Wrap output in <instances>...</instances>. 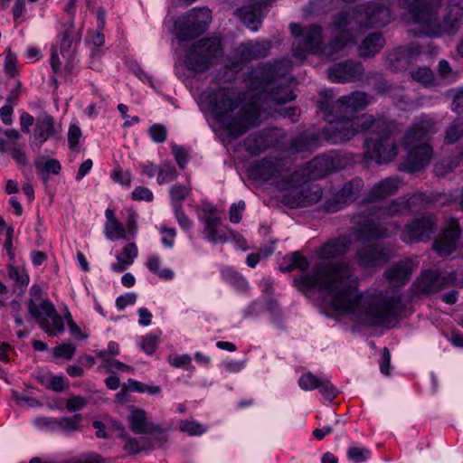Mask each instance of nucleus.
<instances>
[{"label": "nucleus", "mask_w": 463, "mask_h": 463, "mask_svg": "<svg viewBox=\"0 0 463 463\" xmlns=\"http://www.w3.org/2000/svg\"><path fill=\"white\" fill-rule=\"evenodd\" d=\"M294 283L301 291L317 288L326 292L335 311L351 316L362 325H383L391 322L397 314L393 298L383 293L360 291L354 269L343 260L317 263L310 274L295 279Z\"/></svg>", "instance_id": "f257e3e1"}, {"label": "nucleus", "mask_w": 463, "mask_h": 463, "mask_svg": "<svg viewBox=\"0 0 463 463\" xmlns=\"http://www.w3.org/2000/svg\"><path fill=\"white\" fill-rule=\"evenodd\" d=\"M349 16L345 12H338L332 16V22L329 24L330 40L325 46H323L324 30L320 25L313 24L302 26L299 24L291 23L289 30L294 37V57L303 60L307 53H313L328 60L335 59L348 43L354 42Z\"/></svg>", "instance_id": "f03ea898"}, {"label": "nucleus", "mask_w": 463, "mask_h": 463, "mask_svg": "<svg viewBox=\"0 0 463 463\" xmlns=\"http://www.w3.org/2000/svg\"><path fill=\"white\" fill-rule=\"evenodd\" d=\"M421 202L422 195L420 194L401 196L385 205L372 206L368 210L352 216L351 222L355 225L356 239L371 241L390 237L399 230V224L396 222H390L383 225L376 221L410 213Z\"/></svg>", "instance_id": "7ed1b4c3"}, {"label": "nucleus", "mask_w": 463, "mask_h": 463, "mask_svg": "<svg viewBox=\"0 0 463 463\" xmlns=\"http://www.w3.org/2000/svg\"><path fill=\"white\" fill-rule=\"evenodd\" d=\"M206 99L212 113L233 138L247 132L260 117V108L254 102L244 104L232 117L240 107V101L228 89L220 88L213 90L207 94Z\"/></svg>", "instance_id": "20e7f679"}, {"label": "nucleus", "mask_w": 463, "mask_h": 463, "mask_svg": "<svg viewBox=\"0 0 463 463\" xmlns=\"http://www.w3.org/2000/svg\"><path fill=\"white\" fill-rule=\"evenodd\" d=\"M290 68L288 59L261 63L251 74L250 88L269 91V99L279 104L292 101L296 98L293 90L280 82L286 80Z\"/></svg>", "instance_id": "39448f33"}, {"label": "nucleus", "mask_w": 463, "mask_h": 463, "mask_svg": "<svg viewBox=\"0 0 463 463\" xmlns=\"http://www.w3.org/2000/svg\"><path fill=\"white\" fill-rule=\"evenodd\" d=\"M322 99L317 102V109L323 112L328 125L323 128L321 135L325 140L331 144H342L349 141L355 136L352 128L351 117L341 115L330 109L329 99H335L333 90L321 91Z\"/></svg>", "instance_id": "423d86ee"}, {"label": "nucleus", "mask_w": 463, "mask_h": 463, "mask_svg": "<svg viewBox=\"0 0 463 463\" xmlns=\"http://www.w3.org/2000/svg\"><path fill=\"white\" fill-rule=\"evenodd\" d=\"M397 125L394 121H379L375 125V136L364 141L365 155L377 164L392 161L398 153L395 139Z\"/></svg>", "instance_id": "0eeeda50"}, {"label": "nucleus", "mask_w": 463, "mask_h": 463, "mask_svg": "<svg viewBox=\"0 0 463 463\" xmlns=\"http://www.w3.org/2000/svg\"><path fill=\"white\" fill-rule=\"evenodd\" d=\"M212 22V12L207 7L193 8L174 23V33L180 42H189L203 34Z\"/></svg>", "instance_id": "6e6552de"}, {"label": "nucleus", "mask_w": 463, "mask_h": 463, "mask_svg": "<svg viewBox=\"0 0 463 463\" xmlns=\"http://www.w3.org/2000/svg\"><path fill=\"white\" fill-rule=\"evenodd\" d=\"M27 308L28 316L34 319L50 336H55L58 333L64 331L63 319L49 299L43 301L29 299Z\"/></svg>", "instance_id": "1a4fd4ad"}, {"label": "nucleus", "mask_w": 463, "mask_h": 463, "mask_svg": "<svg viewBox=\"0 0 463 463\" xmlns=\"http://www.w3.org/2000/svg\"><path fill=\"white\" fill-rule=\"evenodd\" d=\"M340 12L350 15V25L354 21L361 27L371 28L384 26L390 22V9L380 2H370ZM350 29L353 31L351 26Z\"/></svg>", "instance_id": "9d476101"}, {"label": "nucleus", "mask_w": 463, "mask_h": 463, "mask_svg": "<svg viewBox=\"0 0 463 463\" xmlns=\"http://www.w3.org/2000/svg\"><path fill=\"white\" fill-rule=\"evenodd\" d=\"M436 228V216L432 213L422 214L404 226L400 238L405 243L424 241L435 233Z\"/></svg>", "instance_id": "9b49d317"}, {"label": "nucleus", "mask_w": 463, "mask_h": 463, "mask_svg": "<svg viewBox=\"0 0 463 463\" xmlns=\"http://www.w3.org/2000/svg\"><path fill=\"white\" fill-rule=\"evenodd\" d=\"M461 234L458 220L449 217L444 221L443 227L432 244V249L439 256L447 257L455 251Z\"/></svg>", "instance_id": "f8f14e48"}, {"label": "nucleus", "mask_w": 463, "mask_h": 463, "mask_svg": "<svg viewBox=\"0 0 463 463\" xmlns=\"http://www.w3.org/2000/svg\"><path fill=\"white\" fill-rule=\"evenodd\" d=\"M364 187V181L361 178L355 177L351 181L345 183L340 190H338L331 198L327 199L325 203V208L327 212L335 213L346 204L354 202L360 194Z\"/></svg>", "instance_id": "ddd939ff"}, {"label": "nucleus", "mask_w": 463, "mask_h": 463, "mask_svg": "<svg viewBox=\"0 0 463 463\" xmlns=\"http://www.w3.org/2000/svg\"><path fill=\"white\" fill-rule=\"evenodd\" d=\"M439 130L436 120L428 116H422L415 120L406 131L402 145H421L429 143L430 138Z\"/></svg>", "instance_id": "4468645a"}, {"label": "nucleus", "mask_w": 463, "mask_h": 463, "mask_svg": "<svg viewBox=\"0 0 463 463\" xmlns=\"http://www.w3.org/2000/svg\"><path fill=\"white\" fill-rule=\"evenodd\" d=\"M322 190L317 184H304L288 191L283 203L290 208H302L317 203L322 198Z\"/></svg>", "instance_id": "2eb2a0df"}, {"label": "nucleus", "mask_w": 463, "mask_h": 463, "mask_svg": "<svg viewBox=\"0 0 463 463\" xmlns=\"http://www.w3.org/2000/svg\"><path fill=\"white\" fill-rule=\"evenodd\" d=\"M200 220L204 224V238L213 243H225L231 231H225L222 226V218L214 207L204 208Z\"/></svg>", "instance_id": "dca6fc26"}, {"label": "nucleus", "mask_w": 463, "mask_h": 463, "mask_svg": "<svg viewBox=\"0 0 463 463\" xmlns=\"http://www.w3.org/2000/svg\"><path fill=\"white\" fill-rule=\"evenodd\" d=\"M364 69L361 62L353 60L337 62L327 70L329 80L335 83L357 81L363 79Z\"/></svg>", "instance_id": "f3484780"}, {"label": "nucleus", "mask_w": 463, "mask_h": 463, "mask_svg": "<svg viewBox=\"0 0 463 463\" xmlns=\"http://www.w3.org/2000/svg\"><path fill=\"white\" fill-rule=\"evenodd\" d=\"M403 146L408 151L407 158L401 167L403 171L409 173L420 171L430 164L433 156V150L430 143L403 145Z\"/></svg>", "instance_id": "a211bd4d"}, {"label": "nucleus", "mask_w": 463, "mask_h": 463, "mask_svg": "<svg viewBox=\"0 0 463 463\" xmlns=\"http://www.w3.org/2000/svg\"><path fill=\"white\" fill-rule=\"evenodd\" d=\"M330 109L339 112L341 115L354 117L355 112L364 110L370 104L371 99L364 91H354L349 95L341 97L335 101L329 99Z\"/></svg>", "instance_id": "6ab92c4d"}, {"label": "nucleus", "mask_w": 463, "mask_h": 463, "mask_svg": "<svg viewBox=\"0 0 463 463\" xmlns=\"http://www.w3.org/2000/svg\"><path fill=\"white\" fill-rule=\"evenodd\" d=\"M271 48V42L269 41H249L242 43L235 51V57L238 61L233 62L234 70H241L239 63L250 61L256 59H261L269 55Z\"/></svg>", "instance_id": "aec40b11"}, {"label": "nucleus", "mask_w": 463, "mask_h": 463, "mask_svg": "<svg viewBox=\"0 0 463 463\" xmlns=\"http://www.w3.org/2000/svg\"><path fill=\"white\" fill-rule=\"evenodd\" d=\"M417 265L415 260L404 259L388 267L383 273V277L391 287H402L410 280Z\"/></svg>", "instance_id": "412c9836"}, {"label": "nucleus", "mask_w": 463, "mask_h": 463, "mask_svg": "<svg viewBox=\"0 0 463 463\" xmlns=\"http://www.w3.org/2000/svg\"><path fill=\"white\" fill-rule=\"evenodd\" d=\"M355 256L360 266L373 268L388 261L392 257V251L380 244H369L360 248Z\"/></svg>", "instance_id": "4be33fe9"}, {"label": "nucleus", "mask_w": 463, "mask_h": 463, "mask_svg": "<svg viewBox=\"0 0 463 463\" xmlns=\"http://www.w3.org/2000/svg\"><path fill=\"white\" fill-rule=\"evenodd\" d=\"M279 132V128H270L260 132L251 133L243 142L244 148L251 156H258L273 144Z\"/></svg>", "instance_id": "5701e85b"}, {"label": "nucleus", "mask_w": 463, "mask_h": 463, "mask_svg": "<svg viewBox=\"0 0 463 463\" xmlns=\"http://www.w3.org/2000/svg\"><path fill=\"white\" fill-rule=\"evenodd\" d=\"M450 279L435 270H426L412 286L414 294H432L446 287Z\"/></svg>", "instance_id": "b1692460"}, {"label": "nucleus", "mask_w": 463, "mask_h": 463, "mask_svg": "<svg viewBox=\"0 0 463 463\" xmlns=\"http://www.w3.org/2000/svg\"><path fill=\"white\" fill-rule=\"evenodd\" d=\"M400 183V179L397 176H390L381 180L372 187L364 201L372 203L396 194Z\"/></svg>", "instance_id": "393cba45"}, {"label": "nucleus", "mask_w": 463, "mask_h": 463, "mask_svg": "<svg viewBox=\"0 0 463 463\" xmlns=\"http://www.w3.org/2000/svg\"><path fill=\"white\" fill-rule=\"evenodd\" d=\"M430 2V0H399V5L407 11L404 19L408 23L420 25L429 14Z\"/></svg>", "instance_id": "a878e982"}, {"label": "nucleus", "mask_w": 463, "mask_h": 463, "mask_svg": "<svg viewBox=\"0 0 463 463\" xmlns=\"http://www.w3.org/2000/svg\"><path fill=\"white\" fill-rule=\"evenodd\" d=\"M129 428L135 434L162 433L161 426L149 422L146 412L142 409H134L128 415Z\"/></svg>", "instance_id": "bb28decb"}, {"label": "nucleus", "mask_w": 463, "mask_h": 463, "mask_svg": "<svg viewBox=\"0 0 463 463\" xmlns=\"http://www.w3.org/2000/svg\"><path fill=\"white\" fill-rule=\"evenodd\" d=\"M419 52L413 48L398 47L387 56V63L391 70L402 71L408 69Z\"/></svg>", "instance_id": "cd10ccee"}, {"label": "nucleus", "mask_w": 463, "mask_h": 463, "mask_svg": "<svg viewBox=\"0 0 463 463\" xmlns=\"http://www.w3.org/2000/svg\"><path fill=\"white\" fill-rule=\"evenodd\" d=\"M351 246V240L346 235H340L329 240L317 251V256L323 260L335 259L344 255Z\"/></svg>", "instance_id": "c85d7f7f"}, {"label": "nucleus", "mask_w": 463, "mask_h": 463, "mask_svg": "<svg viewBox=\"0 0 463 463\" xmlns=\"http://www.w3.org/2000/svg\"><path fill=\"white\" fill-rule=\"evenodd\" d=\"M193 46L199 52H202L201 55H203L212 66L215 64L223 54L221 43L216 38L201 39L196 43L193 44Z\"/></svg>", "instance_id": "c756f323"}, {"label": "nucleus", "mask_w": 463, "mask_h": 463, "mask_svg": "<svg viewBox=\"0 0 463 463\" xmlns=\"http://www.w3.org/2000/svg\"><path fill=\"white\" fill-rule=\"evenodd\" d=\"M34 137L41 144L50 137L59 138V133L54 127V119L48 114H42L38 117L34 129Z\"/></svg>", "instance_id": "7c9ffc66"}, {"label": "nucleus", "mask_w": 463, "mask_h": 463, "mask_svg": "<svg viewBox=\"0 0 463 463\" xmlns=\"http://www.w3.org/2000/svg\"><path fill=\"white\" fill-rule=\"evenodd\" d=\"M318 135L304 132L290 140L288 150L292 153L311 151L318 146Z\"/></svg>", "instance_id": "2f4dec72"}, {"label": "nucleus", "mask_w": 463, "mask_h": 463, "mask_svg": "<svg viewBox=\"0 0 463 463\" xmlns=\"http://www.w3.org/2000/svg\"><path fill=\"white\" fill-rule=\"evenodd\" d=\"M385 43L381 33H371L360 44L359 55L363 58H370L378 53Z\"/></svg>", "instance_id": "473e14b6"}, {"label": "nucleus", "mask_w": 463, "mask_h": 463, "mask_svg": "<svg viewBox=\"0 0 463 463\" xmlns=\"http://www.w3.org/2000/svg\"><path fill=\"white\" fill-rule=\"evenodd\" d=\"M107 222L104 227V232L109 240L127 239V231L123 224L115 216L114 211L107 209L105 212Z\"/></svg>", "instance_id": "72a5a7b5"}, {"label": "nucleus", "mask_w": 463, "mask_h": 463, "mask_svg": "<svg viewBox=\"0 0 463 463\" xmlns=\"http://www.w3.org/2000/svg\"><path fill=\"white\" fill-rule=\"evenodd\" d=\"M201 53L193 45L189 48L184 61L188 70L203 72L212 66Z\"/></svg>", "instance_id": "f704fd0d"}, {"label": "nucleus", "mask_w": 463, "mask_h": 463, "mask_svg": "<svg viewBox=\"0 0 463 463\" xmlns=\"http://www.w3.org/2000/svg\"><path fill=\"white\" fill-rule=\"evenodd\" d=\"M201 53L193 45L189 48L184 61L188 70L203 72L212 66Z\"/></svg>", "instance_id": "c9c22d12"}, {"label": "nucleus", "mask_w": 463, "mask_h": 463, "mask_svg": "<svg viewBox=\"0 0 463 463\" xmlns=\"http://www.w3.org/2000/svg\"><path fill=\"white\" fill-rule=\"evenodd\" d=\"M36 171L43 176L44 180L48 179V175H59L61 170L60 162L56 159H45L44 157H37L34 161Z\"/></svg>", "instance_id": "e433bc0d"}, {"label": "nucleus", "mask_w": 463, "mask_h": 463, "mask_svg": "<svg viewBox=\"0 0 463 463\" xmlns=\"http://www.w3.org/2000/svg\"><path fill=\"white\" fill-rule=\"evenodd\" d=\"M327 155L316 156L308 164L310 175L313 178H320L326 174L331 173L330 163Z\"/></svg>", "instance_id": "4c0bfd02"}, {"label": "nucleus", "mask_w": 463, "mask_h": 463, "mask_svg": "<svg viewBox=\"0 0 463 463\" xmlns=\"http://www.w3.org/2000/svg\"><path fill=\"white\" fill-rule=\"evenodd\" d=\"M352 128L355 132V135L360 132H365L370 128H373V137L375 136V125L379 121H384L383 119L375 120L373 116L363 114L359 117H351Z\"/></svg>", "instance_id": "58836bf2"}, {"label": "nucleus", "mask_w": 463, "mask_h": 463, "mask_svg": "<svg viewBox=\"0 0 463 463\" xmlns=\"http://www.w3.org/2000/svg\"><path fill=\"white\" fill-rule=\"evenodd\" d=\"M21 134L16 129H6L0 137V152L9 153L12 149L22 146L19 143Z\"/></svg>", "instance_id": "ea45409f"}, {"label": "nucleus", "mask_w": 463, "mask_h": 463, "mask_svg": "<svg viewBox=\"0 0 463 463\" xmlns=\"http://www.w3.org/2000/svg\"><path fill=\"white\" fill-rule=\"evenodd\" d=\"M463 137V117L455 118L445 129L444 142L451 145Z\"/></svg>", "instance_id": "a19ab883"}, {"label": "nucleus", "mask_w": 463, "mask_h": 463, "mask_svg": "<svg viewBox=\"0 0 463 463\" xmlns=\"http://www.w3.org/2000/svg\"><path fill=\"white\" fill-rule=\"evenodd\" d=\"M74 38V24L72 22H69L61 33V39L60 43L61 53L64 58H67L68 60L71 57L70 50L71 48Z\"/></svg>", "instance_id": "79ce46f5"}, {"label": "nucleus", "mask_w": 463, "mask_h": 463, "mask_svg": "<svg viewBox=\"0 0 463 463\" xmlns=\"http://www.w3.org/2000/svg\"><path fill=\"white\" fill-rule=\"evenodd\" d=\"M119 438L123 439L125 440V445L123 447L124 450L128 452L130 455H135L139 453L140 451L144 449H151V446H146V440L142 439L141 440H138L136 438H132L123 434L118 435Z\"/></svg>", "instance_id": "37998d69"}, {"label": "nucleus", "mask_w": 463, "mask_h": 463, "mask_svg": "<svg viewBox=\"0 0 463 463\" xmlns=\"http://www.w3.org/2000/svg\"><path fill=\"white\" fill-rule=\"evenodd\" d=\"M223 279L235 287L238 290L245 291L248 288V283L244 277L238 273L236 270L227 268L222 271Z\"/></svg>", "instance_id": "c03bdc74"}, {"label": "nucleus", "mask_w": 463, "mask_h": 463, "mask_svg": "<svg viewBox=\"0 0 463 463\" xmlns=\"http://www.w3.org/2000/svg\"><path fill=\"white\" fill-rule=\"evenodd\" d=\"M459 165L458 156H449L439 160L434 166L437 175L443 176L448 173L453 171Z\"/></svg>", "instance_id": "a18cd8bd"}, {"label": "nucleus", "mask_w": 463, "mask_h": 463, "mask_svg": "<svg viewBox=\"0 0 463 463\" xmlns=\"http://www.w3.org/2000/svg\"><path fill=\"white\" fill-rule=\"evenodd\" d=\"M96 355L101 359L103 366L107 368L109 372L113 373L115 370L119 371H129L130 367L118 360L109 357L106 351H97Z\"/></svg>", "instance_id": "49530a36"}, {"label": "nucleus", "mask_w": 463, "mask_h": 463, "mask_svg": "<svg viewBox=\"0 0 463 463\" xmlns=\"http://www.w3.org/2000/svg\"><path fill=\"white\" fill-rule=\"evenodd\" d=\"M257 174L263 180H271L279 176L276 164L265 160L258 165Z\"/></svg>", "instance_id": "de8ad7c7"}, {"label": "nucleus", "mask_w": 463, "mask_h": 463, "mask_svg": "<svg viewBox=\"0 0 463 463\" xmlns=\"http://www.w3.org/2000/svg\"><path fill=\"white\" fill-rule=\"evenodd\" d=\"M190 193L191 188L188 185L178 184L172 186L169 194L173 207L175 208L176 204H181V203L185 200Z\"/></svg>", "instance_id": "09e8293b"}, {"label": "nucleus", "mask_w": 463, "mask_h": 463, "mask_svg": "<svg viewBox=\"0 0 463 463\" xmlns=\"http://www.w3.org/2000/svg\"><path fill=\"white\" fill-rule=\"evenodd\" d=\"M331 172L338 171L346 167L347 165L351 162V157L346 154H342L339 152H334L332 154L327 155Z\"/></svg>", "instance_id": "8fccbe9b"}, {"label": "nucleus", "mask_w": 463, "mask_h": 463, "mask_svg": "<svg viewBox=\"0 0 463 463\" xmlns=\"http://www.w3.org/2000/svg\"><path fill=\"white\" fill-rule=\"evenodd\" d=\"M178 173L174 165L164 164L158 167L157 183H170L176 179Z\"/></svg>", "instance_id": "3c124183"}, {"label": "nucleus", "mask_w": 463, "mask_h": 463, "mask_svg": "<svg viewBox=\"0 0 463 463\" xmlns=\"http://www.w3.org/2000/svg\"><path fill=\"white\" fill-rule=\"evenodd\" d=\"M82 420L81 414H75L71 418H61L59 420H54L61 430L65 431H75L80 430V422Z\"/></svg>", "instance_id": "603ef678"}, {"label": "nucleus", "mask_w": 463, "mask_h": 463, "mask_svg": "<svg viewBox=\"0 0 463 463\" xmlns=\"http://www.w3.org/2000/svg\"><path fill=\"white\" fill-rule=\"evenodd\" d=\"M288 265L285 269L286 270H292L295 269H300L302 271L306 270L309 267V263L307 258L301 255L299 252L292 253L288 258Z\"/></svg>", "instance_id": "864d4df0"}, {"label": "nucleus", "mask_w": 463, "mask_h": 463, "mask_svg": "<svg viewBox=\"0 0 463 463\" xmlns=\"http://www.w3.org/2000/svg\"><path fill=\"white\" fill-rule=\"evenodd\" d=\"M183 432H186L191 436L201 435L207 430V427L194 420H182L179 425Z\"/></svg>", "instance_id": "5fc2aeb1"}, {"label": "nucleus", "mask_w": 463, "mask_h": 463, "mask_svg": "<svg viewBox=\"0 0 463 463\" xmlns=\"http://www.w3.org/2000/svg\"><path fill=\"white\" fill-rule=\"evenodd\" d=\"M137 256V248L136 243L128 242L121 250V252L117 255V260H121L127 265H131Z\"/></svg>", "instance_id": "6e6d98bb"}, {"label": "nucleus", "mask_w": 463, "mask_h": 463, "mask_svg": "<svg viewBox=\"0 0 463 463\" xmlns=\"http://www.w3.org/2000/svg\"><path fill=\"white\" fill-rule=\"evenodd\" d=\"M321 378L317 377L311 373H304L298 380V384L301 389L306 391H311L317 389Z\"/></svg>", "instance_id": "4d7b16f0"}, {"label": "nucleus", "mask_w": 463, "mask_h": 463, "mask_svg": "<svg viewBox=\"0 0 463 463\" xmlns=\"http://www.w3.org/2000/svg\"><path fill=\"white\" fill-rule=\"evenodd\" d=\"M8 276L21 286H27L29 283V276L25 270L17 267L10 266L8 268Z\"/></svg>", "instance_id": "13d9d810"}, {"label": "nucleus", "mask_w": 463, "mask_h": 463, "mask_svg": "<svg viewBox=\"0 0 463 463\" xmlns=\"http://www.w3.org/2000/svg\"><path fill=\"white\" fill-rule=\"evenodd\" d=\"M321 394L328 401H332L337 395L336 388L326 378H321L317 386Z\"/></svg>", "instance_id": "bf43d9fd"}, {"label": "nucleus", "mask_w": 463, "mask_h": 463, "mask_svg": "<svg viewBox=\"0 0 463 463\" xmlns=\"http://www.w3.org/2000/svg\"><path fill=\"white\" fill-rule=\"evenodd\" d=\"M76 347L71 344L63 343L53 349V356L56 358H64L70 360L72 358Z\"/></svg>", "instance_id": "052dcab7"}, {"label": "nucleus", "mask_w": 463, "mask_h": 463, "mask_svg": "<svg viewBox=\"0 0 463 463\" xmlns=\"http://www.w3.org/2000/svg\"><path fill=\"white\" fill-rule=\"evenodd\" d=\"M411 77L413 80L423 83H430L433 80V73L428 67H420L411 71Z\"/></svg>", "instance_id": "680f3d73"}, {"label": "nucleus", "mask_w": 463, "mask_h": 463, "mask_svg": "<svg viewBox=\"0 0 463 463\" xmlns=\"http://www.w3.org/2000/svg\"><path fill=\"white\" fill-rule=\"evenodd\" d=\"M369 450L365 448L352 447L347 450V457L354 463H360L366 460Z\"/></svg>", "instance_id": "e2e57ef3"}, {"label": "nucleus", "mask_w": 463, "mask_h": 463, "mask_svg": "<svg viewBox=\"0 0 463 463\" xmlns=\"http://www.w3.org/2000/svg\"><path fill=\"white\" fill-rule=\"evenodd\" d=\"M148 133L151 138L156 143H162L166 139L167 131L165 126L161 124H154L149 129Z\"/></svg>", "instance_id": "0e129e2a"}, {"label": "nucleus", "mask_w": 463, "mask_h": 463, "mask_svg": "<svg viewBox=\"0 0 463 463\" xmlns=\"http://www.w3.org/2000/svg\"><path fill=\"white\" fill-rule=\"evenodd\" d=\"M175 215L178 224L185 231H189L193 227V222L184 213L182 204H176L174 208Z\"/></svg>", "instance_id": "69168bd1"}, {"label": "nucleus", "mask_w": 463, "mask_h": 463, "mask_svg": "<svg viewBox=\"0 0 463 463\" xmlns=\"http://www.w3.org/2000/svg\"><path fill=\"white\" fill-rule=\"evenodd\" d=\"M88 402V399L82 396H72L68 399L65 407L69 411H77L82 410Z\"/></svg>", "instance_id": "338daca9"}, {"label": "nucleus", "mask_w": 463, "mask_h": 463, "mask_svg": "<svg viewBox=\"0 0 463 463\" xmlns=\"http://www.w3.org/2000/svg\"><path fill=\"white\" fill-rule=\"evenodd\" d=\"M453 93L451 109L454 112H463V88L450 90Z\"/></svg>", "instance_id": "774afa93"}]
</instances>
